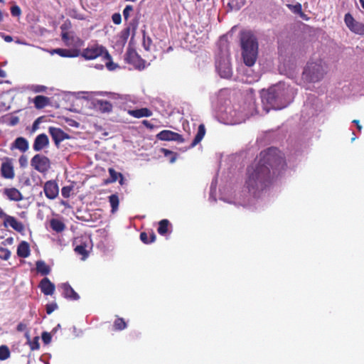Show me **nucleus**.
Masks as SVG:
<instances>
[{"label": "nucleus", "mask_w": 364, "mask_h": 364, "mask_svg": "<svg viewBox=\"0 0 364 364\" xmlns=\"http://www.w3.org/2000/svg\"><path fill=\"white\" fill-rule=\"evenodd\" d=\"M6 73L5 72L0 68V77H5Z\"/></svg>", "instance_id": "obj_57"}, {"label": "nucleus", "mask_w": 364, "mask_h": 364, "mask_svg": "<svg viewBox=\"0 0 364 364\" xmlns=\"http://www.w3.org/2000/svg\"><path fill=\"white\" fill-rule=\"evenodd\" d=\"M107 51V50L103 46L94 44L84 49L81 55L85 60H94L100 56L104 57Z\"/></svg>", "instance_id": "obj_6"}, {"label": "nucleus", "mask_w": 364, "mask_h": 364, "mask_svg": "<svg viewBox=\"0 0 364 364\" xmlns=\"http://www.w3.org/2000/svg\"><path fill=\"white\" fill-rule=\"evenodd\" d=\"M71 27V22L69 20H66L64 23L60 26V29L62 32L67 31Z\"/></svg>", "instance_id": "obj_48"}, {"label": "nucleus", "mask_w": 364, "mask_h": 364, "mask_svg": "<svg viewBox=\"0 0 364 364\" xmlns=\"http://www.w3.org/2000/svg\"><path fill=\"white\" fill-rule=\"evenodd\" d=\"M127 327V324L124 319L120 317H117L113 324L114 331H119L125 329Z\"/></svg>", "instance_id": "obj_27"}, {"label": "nucleus", "mask_w": 364, "mask_h": 364, "mask_svg": "<svg viewBox=\"0 0 364 364\" xmlns=\"http://www.w3.org/2000/svg\"><path fill=\"white\" fill-rule=\"evenodd\" d=\"M0 258L2 259L7 260L11 257V252L6 248L0 247Z\"/></svg>", "instance_id": "obj_41"}, {"label": "nucleus", "mask_w": 364, "mask_h": 364, "mask_svg": "<svg viewBox=\"0 0 364 364\" xmlns=\"http://www.w3.org/2000/svg\"><path fill=\"white\" fill-rule=\"evenodd\" d=\"M61 38H62V40L64 41V42H67L68 40H69V34L67 31H65V32H62L61 33Z\"/></svg>", "instance_id": "obj_51"}, {"label": "nucleus", "mask_w": 364, "mask_h": 364, "mask_svg": "<svg viewBox=\"0 0 364 364\" xmlns=\"http://www.w3.org/2000/svg\"><path fill=\"white\" fill-rule=\"evenodd\" d=\"M109 202L110 203V205L112 207V213H114L117 210L119 204V200L117 194H112L109 196Z\"/></svg>", "instance_id": "obj_29"}, {"label": "nucleus", "mask_w": 364, "mask_h": 364, "mask_svg": "<svg viewBox=\"0 0 364 364\" xmlns=\"http://www.w3.org/2000/svg\"><path fill=\"white\" fill-rule=\"evenodd\" d=\"M142 124L147 128L150 129H154V126L151 124L148 120H144L142 122Z\"/></svg>", "instance_id": "obj_53"}, {"label": "nucleus", "mask_w": 364, "mask_h": 364, "mask_svg": "<svg viewBox=\"0 0 364 364\" xmlns=\"http://www.w3.org/2000/svg\"><path fill=\"white\" fill-rule=\"evenodd\" d=\"M119 178H120L119 183L121 185H122L123 183H124V176H123V175L122 173H119Z\"/></svg>", "instance_id": "obj_58"}, {"label": "nucleus", "mask_w": 364, "mask_h": 364, "mask_svg": "<svg viewBox=\"0 0 364 364\" xmlns=\"http://www.w3.org/2000/svg\"><path fill=\"white\" fill-rule=\"evenodd\" d=\"M350 31L358 35H364V23L356 21Z\"/></svg>", "instance_id": "obj_36"}, {"label": "nucleus", "mask_w": 364, "mask_h": 364, "mask_svg": "<svg viewBox=\"0 0 364 364\" xmlns=\"http://www.w3.org/2000/svg\"><path fill=\"white\" fill-rule=\"evenodd\" d=\"M96 109L102 113H109L112 111V105L110 102L104 100H97L94 104Z\"/></svg>", "instance_id": "obj_16"}, {"label": "nucleus", "mask_w": 364, "mask_h": 364, "mask_svg": "<svg viewBox=\"0 0 364 364\" xmlns=\"http://www.w3.org/2000/svg\"><path fill=\"white\" fill-rule=\"evenodd\" d=\"M355 136H353V137L352 138V141H353V140H355Z\"/></svg>", "instance_id": "obj_63"}, {"label": "nucleus", "mask_w": 364, "mask_h": 364, "mask_svg": "<svg viewBox=\"0 0 364 364\" xmlns=\"http://www.w3.org/2000/svg\"><path fill=\"white\" fill-rule=\"evenodd\" d=\"M108 171L110 175V178L106 180L105 183H111L117 181L119 177L120 173L117 172L113 168H109Z\"/></svg>", "instance_id": "obj_35"}, {"label": "nucleus", "mask_w": 364, "mask_h": 364, "mask_svg": "<svg viewBox=\"0 0 364 364\" xmlns=\"http://www.w3.org/2000/svg\"><path fill=\"white\" fill-rule=\"evenodd\" d=\"M217 68L218 70V72L221 77L228 78L232 75L231 68L228 65H225L224 70H222V66L221 65H219L217 66Z\"/></svg>", "instance_id": "obj_34"}, {"label": "nucleus", "mask_w": 364, "mask_h": 364, "mask_svg": "<svg viewBox=\"0 0 364 364\" xmlns=\"http://www.w3.org/2000/svg\"><path fill=\"white\" fill-rule=\"evenodd\" d=\"M50 226L56 232H61L65 228V224L61 220L55 218L50 220Z\"/></svg>", "instance_id": "obj_23"}, {"label": "nucleus", "mask_w": 364, "mask_h": 364, "mask_svg": "<svg viewBox=\"0 0 364 364\" xmlns=\"http://www.w3.org/2000/svg\"><path fill=\"white\" fill-rule=\"evenodd\" d=\"M4 39L6 42L10 43L13 41V38L11 36H4Z\"/></svg>", "instance_id": "obj_56"}, {"label": "nucleus", "mask_w": 364, "mask_h": 364, "mask_svg": "<svg viewBox=\"0 0 364 364\" xmlns=\"http://www.w3.org/2000/svg\"><path fill=\"white\" fill-rule=\"evenodd\" d=\"M25 336H26V337L27 338V339L28 341V344H29L31 350H35L39 349L40 344H39V342H38L39 338L38 336H36L33 339V341H30L28 331L26 332Z\"/></svg>", "instance_id": "obj_31"}, {"label": "nucleus", "mask_w": 364, "mask_h": 364, "mask_svg": "<svg viewBox=\"0 0 364 364\" xmlns=\"http://www.w3.org/2000/svg\"><path fill=\"white\" fill-rule=\"evenodd\" d=\"M4 15L2 11L0 10V22L3 21Z\"/></svg>", "instance_id": "obj_61"}, {"label": "nucleus", "mask_w": 364, "mask_h": 364, "mask_svg": "<svg viewBox=\"0 0 364 364\" xmlns=\"http://www.w3.org/2000/svg\"><path fill=\"white\" fill-rule=\"evenodd\" d=\"M31 250L28 242L21 241L17 247V255L19 257L26 258L30 255Z\"/></svg>", "instance_id": "obj_18"}, {"label": "nucleus", "mask_w": 364, "mask_h": 364, "mask_svg": "<svg viewBox=\"0 0 364 364\" xmlns=\"http://www.w3.org/2000/svg\"><path fill=\"white\" fill-rule=\"evenodd\" d=\"M128 114L135 118H141L144 117H151L152 115V112L149 109L144 107L129 110Z\"/></svg>", "instance_id": "obj_19"}, {"label": "nucleus", "mask_w": 364, "mask_h": 364, "mask_svg": "<svg viewBox=\"0 0 364 364\" xmlns=\"http://www.w3.org/2000/svg\"><path fill=\"white\" fill-rule=\"evenodd\" d=\"M54 53L64 58H75L80 55V51L78 49H65V48H56Z\"/></svg>", "instance_id": "obj_17"}, {"label": "nucleus", "mask_w": 364, "mask_h": 364, "mask_svg": "<svg viewBox=\"0 0 364 364\" xmlns=\"http://www.w3.org/2000/svg\"><path fill=\"white\" fill-rule=\"evenodd\" d=\"M73 187L71 186H64L61 189V194L63 198H68L70 196Z\"/></svg>", "instance_id": "obj_40"}, {"label": "nucleus", "mask_w": 364, "mask_h": 364, "mask_svg": "<svg viewBox=\"0 0 364 364\" xmlns=\"http://www.w3.org/2000/svg\"><path fill=\"white\" fill-rule=\"evenodd\" d=\"M63 292L62 295L70 300H77L79 299L80 296L77 294V292L75 291V290L72 288V287L68 283H63L60 286Z\"/></svg>", "instance_id": "obj_15"}, {"label": "nucleus", "mask_w": 364, "mask_h": 364, "mask_svg": "<svg viewBox=\"0 0 364 364\" xmlns=\"http://www.w3.org/2000/svg\"><path fill=\"white\" fill-rule=\"evenodd\" d=\"M11 353L6 346H0V360H5L10 357Z\"/></svg>", "instance_id": "obj_37"}, {"label": "nucleus", "mask_w": 364, "mask_h": 364, "mask_svg": "<svg viewBox=\"0 0 364 364\" xmlns=\"http://www.w3.org/2000/svg\"><path fill=\"white\" fill-rule=\"evenodd\" d=\"M171 225L170 222L167 219H163L159 223L157 231L159 235H165L168 232V228Z\"/></svg>", "instance_id": "obj_25"}, {"label": "nucleus", "mask_w": 364, "mask_h": 364, "mask_svg": "<svg viewBox=\"0 0 364 364\" xmlns=\"http://www.w3.org/2000/svg\"><path fill=\"white\" fill-rule=\"evenodd\" d=\"M287 6L294 14H299L301 16H304L302 6L300 3H296L295 5L287 4Z\"/></svg>", "instance_id": "obj_38"}, {"label": "nucleus", "mask_w": 364, "mask_h": 364, "mask_svg": "<svg viewBox=\"0 0 364 364\" xmlns=\"http://www.w3.org/2000/svg\"><path fill=\"white\" fill-rule=\"evenodd\" d=\"M151 43V38H147V41H146L145 37L144 36V43H143V44H144V46L146 50H148L149 49V46H150Z\"/></svg>", "instance_id": "obj_50"}, {"label": "nucleus", "mask_w": 364, "mask_h": 364, "mask_svg": "<svg viewBox=\"0 0 364 364\" xmlns=\"http://www.w3.org/2000/svg\"><path fill=\"white\" fill-rule=\"evenodd\" d=\"M86 245L85 244H81L80 245H77L75 247V252L80 255H82V259H85L88 256V252L86 250Z\"/></svg>", "instance_id": "obj_32"}, {"label": "nucleus", "mask_w": 364, "mask_h": 364, "mask_svg": "<svg viewBox=\"0 0 364 364\" xmlns=\"http://www.w3.org/2000/svg\"><path fill=\"white\" fill-rule=\"evenodd\" d=\"M11 14L13 16L19 17L21 15V9L17 5L12 6L11 7Z\"/></svg>", "instance_id": "obj_42"}, {"label": "nucleus", "mask_w": 364, "mask_h": 364, "mask_svg": "<svg viewBox=\"0 0 364 364\" xmlns=\"http://www.w3.org/2000/svg\"><path fill=\"white\" fill-rule=\"evenodd\" d=\"M49 139L46 134H41L38 135L33 142V149L36 151H40L45 147L48 146Z\"/></svg>", "instance_id": "obj_12"}, {"label": "nucleus", "mask_w": 364, "mask_h": 364, "mask_svg": "<svg viewBox=\"0 0 364 364\" xmlns=\"http://www.w3.org/2000/svg\"><path fill=\"white\" fill-rule=\"evenodd\" d=\"M130 33V28H126L122 31V36L124 38H127Z\"/></svg>", "instance_id": "obj_52"}, {"label": "nucleus", "mask_w": 364, "mask_h": 364, "mask_svg": "<svg viewBox=\"0 0 364 364\" xmlns=\"http://www.w3.org/2000/svg\"><path fill=\"white\" fill-rule=\"evenodd\" d=\"M352 122L356 125L358 132H360L362 130V126L360 124V121L358 119H353Z\"/></svg>", "instance_id": "obj_54"}, {"label": "nucleus", "mask_w": 364, "mask_h": 364, "mask_svg": "<svg viewBox=\"0 0 364 364\" xmlns=\"http://www.w3.org/2000/svg\"><path fill=\"white\" fill-rule=\"evenodd\" d=\"M4 226L6 228L10 226L14 230L20 233H22L25 230L24 225L21 222L18 221L15 217L11 215L6 217V220L4 221Z\"/></svg>", "instance_id": "obj_11"}, {"label": "nucleus", "mask_w": 364, "mask_h": 364, "mask_svg": "<svg viewBox=\"0 0 364 364\" xmlns=\"http://www.w3.org/2000/svg\"><path fill=\"white\" fill-rule=\"evenodd\" d=\"M18 163L21 168H25L28 165V158L26 155H21L18 159Z\"/></svg>", "instance_id": "obj_45"}, {"label": "nucleus", "mask_w": 364, "mask_h": 364, "mask_svg": "<svg viewBox=\"0 0 364 364\" xmlns=\"http://www.w3.org/2000/svg\"><path fill=\"white\" fill-rule=\"evenodd\" d=\"M112 21L114 22V23L118 25V24H120L121 22H122V16H121V14L119 13H114L112 16Z\"/></svg>", "instance_id": "obj_46"}, {"label": "nucleus", "mask_w": 364, "mask_h": 364, "mask_svg": "<svg viewBox=\"0 0 364 364\" xmlns=\"http://www.w3.org/2000/svg\"><path fill=\"white\" fill-rule=\"evenodd\" d=\"M156 236L153 230H151L149 233V239L148 237V234L145 232H142L140 233V240L144 244H150L154 242L156 240Z\"/></svg>", "instance_id": "obj_26"}, {"label": "nucleus", "mask_w": 364, "mask_h": 364, "mask_svg": "<svg viewBox=\"0 0 364 364\" xmlns=\"http://www.w3.org/2000/svg\"><path fill=\"white\" fill-rule=\"evenodd\" d=\"M58 308V306L55 303H52L46 305V313L48 314H50L53 313L56 309Z\"/></svg>", "instance_id": "obj_47"}, {"label": "nucleus", "mask_w": 364, "mask_h": 364, "mask_svg": "<svg viewBox=\"0 0 364 364\" xmlns=\"http://www.w3.org/2000/svg\"><path fill=\"white\" fill-rule=\"evenodd\" d=\"M39 288L45 295H53L55 291V285L48 277H44L39 284Z\"/></svg>", "instance_id": "obj_13"}, {"label": "nucleus", "mask_w": 364, "mask_h": 364, "mask_svg": "<svg viewBox=\"0 0 364 364\" xmlns=\"http://www.w3.org/2000/svg\"><path fill=\"white\" fill-rule=\"evenodd\" d=\"M0 173L1 177L6 179L12 180L15 177L14 168L12 163V159L6 158L5 161L2 162L0 168Z\"/></svg>", "instance_id": "obj_8"}, {"label": "nucleus", "mask_w": 364, "mask_h": 364, "mask_svg": "<svg viewBox=\"0 0 364 364\" xmlns=\"http://www.w3.org/2000/svg\"><path fill=\"white\" fill-rule=\"evenodd\" d=\"M156 138L161 141H173L178 143L184 142L182 135L171 130H162L156 134Z\"/></svg>", "instance_id": "obj_9"}, {"label": "nucleus", "mask_w": 364, "mask_h": 364, "mask_svg": "<svg viewBox=\"0 0 364 364\" xmlns=\"http://www.w3.org/2000/svg\"><path fill=\"white\" fill-rule=\"evenodd\" d=\"M41 338L45 344H48L51 341V335L50 333L43 332L41 335Z\"/></svg>", "instance_id": "obj_44"}, {"label": "nucleus", "mask_w": 364, "mask_h": 364, "mask_svg": "<svg viewBox=\"0 0 364 364\" xmlns=\"http://www.w3.org/2000/svg\"><path fill=\"white\" fill-rule=\"evenodd\" d=\"M242 55L246 65L252 66L257 58L258 42L250 31H242L240 33Z\"/></svg>", "instance_id": "obj_2"}, {"label": "nucleus", "mask_w": 364, "mask_h": 364, "mask_svg": "<svg viewBox=\"0 0 364 364\" xmlns=\"http://www.w3.org/2000/svg\"><path fill=\"white\" fill-rule=\"evenodd\" d=\"M48 133L51 136L52 139L53 140L55 145L58 148L60 146V143L65 139H70V136L68 134L65 133L60 128L50 127L48 128Z\"/></svg>", "instance_id": "obj_7"}, {"label": "nucleus", "mask_w": 364, "mask_h": 364, "mask_svg": "<svg viewBox=\"0 0 364 364\" xmlns=\"http://www.w3.org/2000/svg\"><path fill=\"white\" fill-rule=\"evenodd\" d=\"M67 14L71 17L72 18L77 19V20H85V17L84 14L79 12V11L76 8L70 9Z\"/></svg>", "instance_id": "obj_30"}, {"label": "nucleus", "mask_w": 364, "mask_h": 364, "mask_svg": "<svg viewBox=\"0 0 364 364\" xmlns=\"http://www.w3.org/2000/svg\"><path fill=\"white\" fill-rule=\"evenodd\" d=\"M161 153H162L164 155V156L168 158L169 161L171 163H173L177 158L176 153H175L171 150H168L167 149H165V148L161 149Z\"/></svg>", "instance_id": "obj_33"}, {"label": "nucleus", "mask_w": 364, "mask_h": 364, "mask_svg": "<svg viewBox=\"0 0 364 364\" xmlns=\"http://www.w3.org/2000/svg\"><path fill=\"white\" fill-rule=\"evenodd\" d=\"M286 165L280 151L275 147L261 151L246 171L245 190L253 198H259L273 183L277 171Z\"/></svg>", "instance_id": "obj_1"}, {"label": "nucleus", "mask_w": 364, "mask_h": 364, "mask_svg": "<svg viewBox=\"0 0 364 364\" xmlns=\"http://www.w3.org/2000/svg\"><path fill=\"white\" fill-rule=\"evenodd\" d=\"M205 134V127L203 124H201L198 126V132L191 143V146L193 147V146H196L198 144H199L201 141V140L203 139Z\"/></svg>", "instance_id": "obj_22"}, {"label": "nucleus", "mask_w": 364, "mask_h": 364, "mask_svg": "<svg viewBox=\"0 0 364 364\" xmlns=\"http://www.w3.org/2000/svg\"><path fill=\"white\" fill-rule=\"evenodd\" d=\"M291 90L278 85L271 88L267 95L263 97V102L269 105L272 109H282L286 107L291 102Z\"/></svg>", "instance_id": "obj_3"}, {"label": "nucleus", "mask_w": 364, "mask_h": 364, "mask_svg": "<svg viewBox=\"0 0 364 364\" xmlns=\"http://www.w3.org/2000/svg\"><path fill=\"white\" fill-rule=\"evenodd\" d=\"M3 1H4V0H0V3H1V2H3Z\"/></svg>", "instance_id": "obj_64"}, {"label": "nucleus", "mask_w": 364, "mask_h": 364, "mask_svg": "<svg viewBox=\"0 0 364 364\" xmlns=\"http://www.w3.org/2000/svg\"><path fill=\"white\" fill-rule=\"evenodd\" d=\"M4 195L10 200L21 201L23 199L22 193L16 188H6Z\"/></svg>", "instance_id": "obj_14"}, {"label": "nucleus", "mask_w": 364, "mask_h": 364, "mask_svg": "<svg viewBox=\"0 0 364 364\" xmlns=\"http://www.w3.org/2000/svg\"><path fill=\"white\" fill-rule=\"evenodd\" d=\"M103 58H104L105 60H106L105 61V65H106L107 68L109 70H111V71L114 70L118 67V65L116 63H114L112 62V57L109 55V53H108V51H107L105 53Z\"/></svg>", "instance_id": "obj_28"}, {"label": "nucleus", "mask_w": 364, "mask_h": 364, "mask_svg": "<svg viewBox=\"0 0 364 364\" xmlns=\"http://www.w3.org/2000/svg\"><path fill=\"white\" fill-rule=\"evenodd\" d=\"M18 120V118L16 117L14 119L12 120L11 124L13 125L16 124L17 123Z\"/></svg>", "instance_id": "obj_60"}, {"label": "nucleus", "mask_w": 364, "mask_h": 364, "mask_svg": "<svg viewBox=\"0 0 364 364\" xmlns=\"http://www.w3.org/2000/svg\"><path fill=\"white\" fill-rule=\"evenodd\" d=\"M16 330L18 332H23V331H26V332L28 331H27V325L26 323H19L17 326H16Z\"/></svg>", "instance_id": "obj_49"}, {"label": "nucleus", "mask_w": 364, "mask_h": 364, "mask_svg": "<svg viewBox=\"0 0 364 364\" xmlns=\"http://www.w3.org/2000/svg\"><path fill=\"white\" fill-rule=\"evenodd\" d=\"M9 216L7 215L2 209L0 208V218H4V220H6V217Z\"/></svg>", "instance_id": "obj_55"}, {"label": "nucleus", "mask_w": 364, "mask_h": 364, "mask_svg": "<svg viewBox=\"0 0 364 364\" xmlns=\"http://www.w3.org/2000/svg\"><path fill=\"white\" fill-rule=\"evenodd\" d=\"M127 55H128V58H129V59L131 58V56L136 55V54L135 53H134V52H129V53H127Z\"/></svg>", "instance_id": "obj_59"}, {"label": "nucleus", "mask_w": 364, "mask_h": 364, "mask_svg": "<svg viewBox=\"0 0 364 364\" xmlns=\"http://www.w3.org/2000/svg\"><path fill=\"white\" fill-rule=\"evenodd\" d=\"M344 21H345V23H346L347 27L350 30L353 28V26H354V23H355V22H356V21H355L353 16L350 13H348L345 15Z\"/></svg>", "instance_id": "obj_39"}, {"label": "nucleus", "mask_w": 364, "mask_h": 364, "mask_svg": "<svg viewBox=\"0 0 364 364\" xmlns=\"http://www.w3.org/2000/svg\"><path fill=\"white\" fill-rule=\"evenodd\" d=\"M36 269L38 273L43 276L48 275L50 273L51 269L44 261L38 260L36 262Z\"/></svg>", "instance_id": "obj_21"}, {"label": "nucleus", "mask_w": 364, "mask_h": 364, "mask_svg": "<svg viewBox=\"0 0 364 364\" xmlns=\"http://www.w3.org/2000/svg\"><path fill=\"white\" fill-rule=\"evenodd\" d=\"M49 99L48 97L43 95H37L33 100L35 107L37 109H42L45 107L48 103Z\"/></svg>", "instance_id": "obj_24"}, {"label": "nucleus", "mask_w": 364, "mask_h": 364, "mask_svg": "<svg viewBox=\"0 0 364 364\" xmlns=\"http://www.w3.org/2000/svg\"><path fill=\"white\" fill-rule=\"evenodd\" d=\"M43 191L47 198L50 200L56 198L59 193L58 183L54 180L46 181L43 186Z\"/></svg>", "instance_id": "obj_10"}, {"label": "nucleus", "mask_w": 364, "mask_h": 364, "mask_svg": "<svg viewBox=\"0 0 364 364\" xmlns=\"http://www.w3.org/2000/svg\"><path fill=\"white\" fill-rule=\"evenodd\" d=\"M12 146L25 152L28 149V142L25 138L19 136L15 139Z\"/></svg>", "instance_id": "obj_20"}, {"label": "nucleus", "mask_w": 364, "mask_h": 364, "mask_svg": "<svg viewBox=\"0 0 364 364\" xmlns=\"http://www.w3.org/2000/svg\"><path fill=\"white\" fill-rule=\"evenodd\" d=\"M363 8L364 9V0H360Z\"/></svg>", "instance_id": "obj_62"}, {"label": "nucleus", "mask_w": 364, "mask_h": 364, "mask_svg": "<svg viewBox=\"0 0 364 364\" xmlns=\"http://www.w3.org/2000/svg\"><path fill=\"white\" fill-rule=\"evenodd\" d=\"M31 166L39 173H45L50 167V161L47 156L38 154L31 159Z\"/></svg>", "instance_id": "obj_5"}, {"label": "nucleus", "mask_w": 364, "mask_h": 364, "mask_svg": "<svg viewBox=\"0 0 364 364\" xmlns=\"http://www.w3.org/2000/svg\"><path fill=\"white\" fill-rule=\"evenodd\" d=\"M327 73V65L321 59L310 60L303 71V77L309 82L321 81Z\"/></svg>", "instance_id": "obj_4"}, {"label": "nucleus", "mask_w": 364, "mask_h": 364, "mask_svg": "<svg viewBox=\"0 0 364 364\" xmlns=\"http://www.w3.org/2000/svg\"><path fill=\"white\" fill-rule=\"evenodd\" d=\"M133 11V6L132 5H127L123 10V16L125 21H127L129 18L130 13Z\"/></svg>", "instance_id": "obj_43"}]
</instances>
